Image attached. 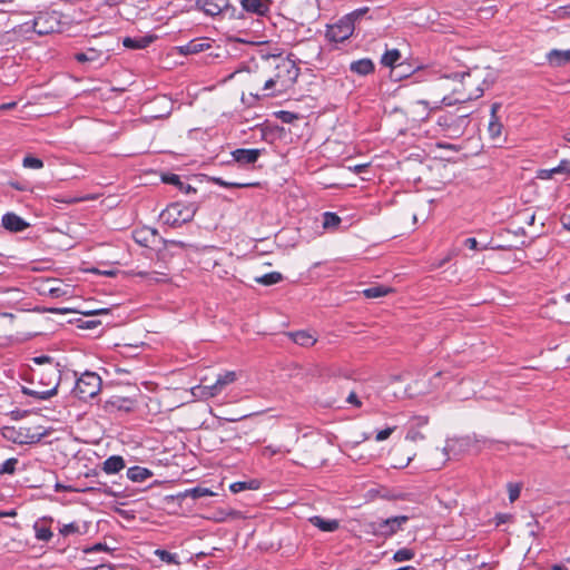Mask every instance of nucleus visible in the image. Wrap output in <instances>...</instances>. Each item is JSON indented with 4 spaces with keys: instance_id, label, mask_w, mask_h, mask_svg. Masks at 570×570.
Listing matches in <instances>:
<instances>
[{
    "instance_id": "nucleus-47",
    "label": "nucleus",
    "mask_w": 570,
    "mask_h": 570,
    "mask_svg": "<svg viewBox=\"0 0 570 570\" xmlns=\"http://www.w3.org/2000/svg\"><path fill=\"white\" fill-rule=\"evenodd\" d=\"M423 439L424 435L415 429H411L406 434V440H410L412 442L421 441Z\"/></svg>"
},
{
    "instance_id": "nucleus-52",
    "label": "nucleus",
    "mask_w": 570,
    "mask_h": 570,
    "mask_svg": "<svg viewBox=\"0 0 570 570\" xmlns=\"http://www.w3.org/2000/svg\"><path fill=\"white\" fill-rule=\"evenodd\" d=\"M275 85H278V80L276 79V77L269 78L268 80L265 81L264 90H269Z\"/></svg>"
},
{
    "instance_id": "nucleus-57",
    "label": "nucleus",
    "mask_w": 570,
    "mask_h": 570,
    "mask_svg": "<svg viewBox=\"0 0 570 570\" xmlns=\"http://www.w3.org/2000/svg\"><path fill=\"white\" fill-rule=\"evenodd\" d=\"M95 570H115V569L107 564H100V566L96 567Z\"/></svg>"
},
{
    "instance_id": "nucleus-49",
    "label": "nucleus",
    "mask_w": 570,
    "mask_h": 570,
    "mask_svg": "<svg viewBox=\"0 0 570 570\" xmlns=\"http://www.w3.org/2000/svg\"><path fill=\"white\" fill-rule=\"evenodd\" d=\"M464 245L470 248V249H473V250H476L478 249V240L474 238V237H470V238H466L464 240Z\"/></svg>"
},
{
    "instance_id": "nucleus-40",
    "label": "nucleus",
    "mask_w": 570,
    "mask_h": 570,
    "mask_svg": "<svg viewBox=\"0 0 570 570\" xmlns=\"http://www.w3.org/2000/svg\"><path fill=\"white\" fill-rule=\"evenodd\" d=\"M368 12L367 7L358 8L347 14H345L347 18L351 19V21L355 24L356 21H358L361 18H363Z\"/></svg>"
},
{
    "instance_id": "nucleus-58",
    "label": "nucleus",
    "mask_w": 570,
    "mask_h": 570,
    "mask_svg": "<svg viewBox=\"0 0 570 570\" xmlns=\"http://www.w3.org/2000/svg\"><path fill=\"white\" fill-rule=\"evenodd\" d=\"M16 106V102H8L0 106V109H11Z\"/></svg>"
},
{
    "instance_id": "nucleus-63",
    "label": "nucleus",
    "mask_w": 570,
    "mask_h": 570,
    "mask_svg": "<svg viewBox=\"0 0 570 570\" xmlns=\"http://www.w3.org/2000/svg\"><path fill=\"white\" fill-rule=\"evenodd\" d=\"M552 570H563V567L562 566H553Z\"/></svg>"
},
{
    "instance_id": "nucleus-28",
    "label": "nucleus",
    "mask_w": 570,
    "mask_h": 570,
    "mask_svg": "<svg viewBox=\"0 0 570 570\" xmlns=\"http://www.w3.org/2000/svg\"><path fill=\"white\" fill-rule=\"evenodd\" d=\"M210 495H214L213 491H210L207 488H203V487H195L191 489H187L183 493L184 498H193V499H199V498L210 497Z\"/></svg>"
},
{
    "instance_id": "nucleus-43",
    "label": "nucleus",
    "mask_w": 570,
    "mask_h": 570,
    "mask_svg": "<svg viewBox=\"0 0 570 570\" xmlns=\"http://www.w3.org/2000/svg\"><path fill=\"white\" fill-rule=\"evenodd\" d=\"M508 490L510 501L514 502L520 497L521 488L518 484L510 483Z\"/></svg>"
},
{
    "instance_id": "nucleus-34",
    "label": "nucleus",
    "mask_w": 570,
    "mask_h": 570,
    "mask_svg": "<svg viewBox=\"0 0 570 570\" xmlns=\"http://www.w3.org/2000/svg\"><path fill=\"white\" fill-rule=\"evenodd\" d=\"M100 57V52L95 49H89L86 52L76 53L75 58L78 62L96 61Z\"/></svg>"
},
{
    "instance_id": "nucleus-8",
    "label": "nucleus",
    "mask_w": 570,
    "mask_h": 570,
    "mask_svg": "<svg viewBox=\"0 0 570 570\" xmlns=\"http://www.w3.org/2000/svg\"><path fill=\"white\" fill-rule=\"evenodd\" d=\"M59 20L56 12H41L33 20V30L38 35H48L55 32Z\"/></svg>"
},
{
    "instance_id": "nucleus-9",
    "label": "nucleus",
    "mask_w": 570,
    "mask_h": 570,
    "mask_svg": "<svg viewBox=\"0 0 570 570\" xmlns=\"http://www.w3.org/2000/svg\"><path fill=\"white\" fill-rule=\"evenodd\" d=\"M135 399L115 394L104 401L102 407L108 413H115L117 411L130 412L135 407Z\"/></svg>"
},
{
    "instance_id": "nucleus-17",
    "label": "nucleus",
    "mask_w": 570,
    "mask_h": 570,
    "mask_svg": "<svg viewBox=\"0 0 570 570\" xmlns=\"http://www.w3.org/2000/svg\"><path fill=\"white\" fill-rule=\"evenodd\" d=\"M308 521L321 531L324 532H334L338 529L340 522L335 519L325 520L320 515H314L308 519Z\"/></svg>"
},
{
    "instance_id": "nucleus-27",
    "label": "nucleus",
    "mask_w": 570,
    "mask_h": 570,
    "mask_svg": "<svg viewBox=\"0 0 570 570\" xmlns=\"http://www.w3.org/2000/svg\"><path fill=\"white\" fill-rule=\"evenodd\" d=\"M57 389H58V383H56L50 390H47V391L38 392V391H33V390H30L27 387H23L22 391L24 394L35 396L39 400H48L57 394Z\"/></svg>"
},
{
    "instance_id": "nucleus-55",
    "label": "nucleus",
    "mask_w": 570,
    "mask_h": 570,
    "mask_svg": "<svg viewBox=\"0 0 570 570\" xmlns=\"http://www.w3.org/2000/svg\"><path fill=\"white\" fill-rule=\"evenodd\" d=\"M55 490L56 492H61V491H69L70 488L69 487H66V485H62L60 483H56L55 485Z\"/></svg>"
},
{
    "instance_id": "nucleus-53",
    "label": "nucleus",
    "mask_w": 570,
    "mask_h": 570,
    "mask_svg": "<svg viewBox=\"0 0 570 570\" xmlns=\"http://www.w3.org/2000/svg\"><path fill=\"white\" fill-rule=\"evenodd\" d=\"M562 225L564 228H567L568 230H570V215H564L562 217Z\"/></svg>"
},
{
    "instance_id": "nucleus-16",
    "label": "nucleus",
    "mask_w": 570,
    "mask_h": 570,
    "mask_svg": "<svg viewBox=\"0 0 570 570\" xmlns=\"http://www.w3.org/2000/svg\"><path fill=\"white\" fill-rule=\"evenodd\" d=\"M238 379V374L235 371H226L225 373L218 375L217 380L213 384V390L218 393V395L230 384H233Z\"/></svg>"
},
{
    "instance_id": "nucleus-11",
    "label": "nucleus",
    "mask_w": 570,
    "mask_h": 570,
    "mask_svg": "<svg viewBox=\"0 0 570 570\" xmlns=\"http://www.w3.org/2000/svg\"><path fill=\"white\" fill-rule=\"evenodd\" d=\"M1 223L2 226L11 233H19L29 227V224L14 213L4 214Z\"/></svg>"
},
{
    "instance_id": "nucleus-13",
    "label": "nucleus",
    "mask_w": 570,
    "mask_h": 570,
    "mask_svg": "<svg viewBox=\"0 0 570 570\" xmlns=\"http://www.w3.org/2000/svg\"><path fill=\"white\" fill-rule=\"evenodd\" d=\"M240 4L247 12L264 16L269 11L271 0H242Z\"/></svg>"
},
{
    "instance_id": "nucleus-24",
    "label": "nucleus",
    "mask_w": 570,
    "mask_h": 570,
    "mask_svg": "<svg viewBox=\"0 0 570 570\" xmlns=\"http://www.w3.org/2000/svg\"><path fill=\"white\" fill-rule=\"evenodd\" d=\"M60 534L67 537L70 534H86L88 532V524L85 522L82 524L78 522H71L68 524H62L59 529Z\"/></svg>"
},
{
    "instance_id": "nucleus-56",
    "label": "nucleus",
    "mask_w": 570,
    "mask_h": 570,
    "mask_svg": "<svg viewBox=\"0 0 570 570\" xmlns=\"http://www.w3.org/2000/svg\"><path fill=\"white\" fill-rule=\"evenodd\" d=\"M366 167H367V165H366V164H363V165H356V166L354 167V171H355L356 174H360V173H362Z\"/></svg>"
},
{
    "instance_id": "nucleus-30",
    "label": "nucleus",
    "mask_w": 570,
    "mask_h": 570,
    "mask_svg": "<svg viewBox=\"0 0 570 570\" xmlns=\"http://www.w3.org/2000/svg\"><path fill=\"white\" fill-rule=\"evenodd\" d=\"M568 165L567 161H562L558 167L551 168V169H542L538 173V177L541 179H550L553 177L554 174H559L562 171H569V169L566 167Z\"/></svg>"
},
{
    "instance_id": "nucleus-26",
    "label": "nucleus",
    "mask_w": 570,
    "mask_h": 570,
    "mask_svg": "<svg viewBox=\"0 0 570 570\" xmlns=\"http://www.w3.org/2000/svg\"><path fill=\"white\" fill-rule=\"evenodd\" d=\"M392 292V288L384 285H375L363 291V294L367 298H379L385 296Z\"/></svg>"
},
{
    "instance_id": "nucleus-31",
    "label": "nucleus",
    "mask_w": 570,
    "mask_h": 570,
    "mask_svg": "<svg viewBox=\"0 0 570 570\" xmlns=\"http://www.w3.org/2000/svg\"><path fill=\"white\" fill-rule=\"evenodd\" d=\"M401 58V53L397 49L387 50L381 59V63L386 67H393Z\"/></svg>"
},
{
    "instance_id": "nucleus-35",
    "label": "nucleus",
    "mask_w": 570,
    "mask_h": 570,
    "mask_svg": "<svg viewBox=\"0 0 570 570\" xmlns=\"http://www.w3.org/2000/svg\"><path fill=\"white\" fill-rule=\"evenodd\" d=\"M198 4H202V9L209 16H216L220 12V7L209 0H199Z\"/></svg>"
},
{
    "instance_id": "nucleus-10",
    "label": "nucleus",
    "mask_w": 570,
    "mask_h": 570,
    "mask_svg": "<svg viewBox=\"0 0 570 570\" xmlns=\"http://www.w3.org/2000/svg\"><path fill=\"white\" fill-rule=\"evenodd\" d=\"M499 109H500V104L495 102L492 105L491 118H490L489 126H488L489 136L494 142L501 141L502 128H503V126L500 122L499 117L497 115Z\"/></svg>"
},
{
    "instance_id": "nucleus-33",
    "label": "nucleus",
    "mask_w": 570,
    "mask_h": 570,
    "mask_svg": "<svg viewBox=\"0 0 570 570\" xmlns=\"http://www.w3.org/2000/svg\"><path fill=\"white\" fill-rule=\"evenodd\" d=\"M33 529H35L36 538L40 541H49L52 538L51 530L48 527H46L39 522L35 523Z\"/></svg>"
},
{
    "instance_id": "nucleus-41",
    "label": "nucleus",
    "mask_w": 570,
    "mask_h": 570,
    "mask_svg": "<svg viewBox=\"0 0 570 570\" xmlns=\"http://www.w3.org/2000/svg\"><path fill=\"white\" fill-rule=\"evenodd\" d=\"M163 181L167 184H171L175 186H178V188H183L184 183L180 180L178 175L175 174H168L163 176Z\"/></svg>"
},
{
    "instance_id": "nucleus-1",
    "label": "nucleus",
    "mask_w": 570,
    "mask_h": 570,
    "mask_svg": "<svg viewBox=\"0 0 570 570\" xmlns=\"http://www.w3.org/2000/svg\"><path fill=\"white\" fill-rule=\"evenodd\" d=\"M441 80V87L451 90L442 98V104L452 106L480 98L493 77L490 69L475 67L468 72L445 75Z\"/></svg>"
},
{
    "instance_id": "nucleus-23",
    "label": "nucleus",
    "mask_w": 570,
    "mask_h": 570,
    "mask_svg": "<svg viewBox=\"0 0 570 570\" xmlns=\"http://www.w3.org/2000/svg\"><path fill=\"white\" fill-rule=\"evenodd\" d=\"M291 336L296 344L304 347L313 346L317 342V338L312 333L305 331L292 333Z\"/></svg>"
},
{
    "instance_id": "nucleus-18",
    "label": "nucleus",
    "mask_w": 570,
    "mask_h": 570,
    "mask_svg": "<svg viewBox=\"0 0 570 570\" xmlns=\"http://www.w3.org/2000/svg\"><path fill=\"white\" fill-rule=\"evenodd\" d=\"M350 69L352 72L357 73L360 76H367L374 71V63L370 58H363L353 61L350 65Z\"/></svg>"
},
{
    "instance_id": "nucleus-14",
    "label": "nucleus",
    "mask_w": 570,
    "mask_h": 570,
    "mask_svg": "<svg viewBox=\"0 0 570 570\" xmlns=\"http://www.w3.org/2000/svg\"><path fill=\"white\" fill-rule=\"evenodd\" d=\"M546 58L551 67L566 66L567 63H570V49H552L547 53Z\"/></svg>"
},
{
    "instance_id": "nucleus-61",
    "label": "nucleus",
    "mask_w": 570,
    "mask_h": 570,
    "mask_svg": "<svg viewBox=\"0 0 570 570\" xmlns=\"http://www.w3.org/2000/svg\"><path fill=\"white\" fill-rule=\"evenodd\" d=\"M285 116H286V117H284V118H283V119H284V121H289V120H291V118L293 117V115H291V114H288V112H285Z\"/></svg>"
},
{
    "instance_id": "nucleus-2",
    "label": "nucleus",
    "mask_w": 570,
    "mask_h": 570,
    "mask_svg": "<svg viewBox=\"0 0 570 570\" xmlns=\"http://www.w3.org/2000/svg\"><path fill=\"white\" fill-rule=\"evenodd\" d=\"M436 124L440 127V131L444 136L455 139L463 136L470 124V120L469 115H454L448 112L441 115L438 118Z\"/></svg>"
},
{
    "instance_id": "nucleus-22",
    "label": "nucleus",
    "mask_w": 570,
    "mask_h": 570,
    "mask_svg": "<svg viewBox=\"0 0 570 570\" xmlns=\"http://www.w3.org/2000/svg\"><path fill=\"white\" fill-rule=\"evenodd\" d=\"M154 41V37L145 36L138 38H125L122 41L124 47L129 49H144Z\"/></svg>"
},
{
    "instance_id": "nucleus-25",
    "label": "nucleus",
    "mask_w": 570,
    "mask_h": 570,
    "mask_svg": "<svg viewBox=\"0 0 570 570\" xmlns=\"http://www.w3.org/2000/svg\"><path fill=\"white\" fill-rule=\"evenodd\" d=\"M212 385H197L191 389V393L194 396L203 400H208L218 395V393L214 390Z\"/></svg>"
},
{
    "instance_id": "nucleus-59",
    "label": "nucleus",
    "mask_w": 570,
    "mask_h": 570,
    "mask_svg": "<svg viewBox=\"0 0 570 570\" xmlns=\"http://www.w3.org/2000/svg\"><path fill=\"white\" fill-rule=\"evenodd\" d=\"M51 312L53 313H60V314H65L67 313L68 311L66 308H57V309H52Z\"/></svg>"
},
{
    "instance_id": "nucleus-37",
    "label": "nucleus",
    "mask_w": 570,
    "mask_h": 570,
    "mask_svg": "<svg viewBox=\"0 0 570 570\" xmlns=\"http://www.w3.org/2000/svg\"><path fill=\"white\" fill-rule=\"evenodd\" d=\"M18 464V459L10 458L6 460L0 466V475L1 474H13L16 471V466Z\"/></svg>"
},
{
    "instance_id": "nucleus-64",
    "label": "nucleus",
    "mask_w": 570,
    "mask_h": 570,
    "mask_svg": "<svg viewBox=\"0 0 570 570\" xmlns=\"http://www.w3.org/2000/svg\"><path fill=\"white\" fill-rule=\"evenodd\" d=\"M564 301L570 304V293L564 296Z\"/></svg>"
},
{
    "instance_id": "nucleus-60",
    "label": "nucleus",
    "mask_w": 570,
    "mask_h": 570,
    "mask_svg": "<svg viewBox=\"0 0 570 570\" xmlns=\"http://www.w3.org/2000/svg\"><path fill=\"white\" fill-rule=\"evenodd\" d=\"M102 549H104L102 544H101V543H97V544L94 547V549H92V550H95V551H99V550H102Z\"/></svg>"
},
{
    "instance_id": "nucleus-46",
    "label": "nucleus",
    "mask_w": 570,
    "mask_h": 570,
    "mask_svg": "<svg viewBox=\"0 0 570 570\" xmlns=\"http://www.w3.org/2000/svg\"><path fill=\"white\" fill-rule=\"evenodd\" d=\"M394 430H395V428L393 426V428H386L384 430L379 431L376 433L375 440L377 442H381V441H384V440L389 439Z\"/></svg>"
},
{
    "instance_id": "nucleus-48",
    "label": "nucleus",
    "mask_w": 570,
    "mask_h": 570,
    "mask_svg": "<svg viewBox=\"0 0 570 570\" xmlns=\"http://www.w3.org/2000/svg\"><path fill=\"white\" fill-rule=\"evenodd\" d=\"M33 376H39L40 382H43V380H48V382L46 383L47 385L51 384L52 382H55V384L58 383V377L52 379L49 375L45 374V371L42 373H37L36 371H33Z\"/></svg>"
},
{
    "instance_id": "nucleus-5",
    "label": "nucleus",
    "mask_w": 570,
    "mask_h": 570,
    "mask_svg": "<svg viewBox=\"0 0 570 570\" xmlns=\"http://www.w3.org/2000/svg\"><path fill=\"white\" fill-rule=\"evenodd\" d=\"M101 389V379L94 372L83 373L73 387V394L80 400H88L96 396Z\"/></svg>"
},
{
    "instance_id": "nucleus-38",
    "label": "nucleus",
    "mask_w": 570,
    "mask_h": 570,
    "mask_svg": "<svg viewBox=\"0 0 570 570\" xmlns=\"http://www.w3.org/2000/svg\"><path fill=\"white\" fill-rule=\"evenodd\" d=\"M22 166L24 168L41 169L43 167V161L33 156H26L22 160Z\"/></svg>"
},
{
    "instance_id": "nucleus-51",
    "label": "nucleus",
    "mask_w": 570,
    "mask_h": 570,
    "mask_svg": "<svg viewBox=\"0 0 570 570\" xmlns=\"http://www.w3.org/2000/svg\"><path fill=\"white\" fill-rule=\"evenodd\" d=\"M347 402L357 407L361 406V401L358 400L357 395L354 392L350 393V395L347 396Z\"/></svg>"
},
{
    "instance_id": "nucleus-4",
    "label": "nucleus",
    "mask_w": 570,
    "mask_h": 570,
    "mask_svg": "<svg viewBox=\"0 0 570 570\" xmlns=\"http://www.w3.org/2000/svg\"><path fill=\"white\" fill-rule=\"evenodd\" d=\"M407 515H396L382 519L366 524V531L376 537L390 538L402 530L403 525L409 521Z\"/></svg>"
},
{
    "instance_id": "nucleus-44",
    "label": "nucleus",
    "mask_w": 570,
    "mask_h": 570,
    "mask_svg": "<svg viewBox=\"0 0 570 570\" xmlns=\"http://www.w3.org/2000/svg\"><path fill=\"white\" fill-rule=\"evenodd\" d=\"M156 553L159 556L160 560L164 561V562H167V563L176 562L175 554H173V553H170L168 551L157 550Z\"/></svg>"
},
{
    "instance_id": "nucleus-32",
    "label": "nucleus",
    "mask_w": 570,
    "mask_h": 570,
    "mask_svg": "<svg viewBox=\"0 0 570 570\" xmlns=\"http://www.w3.org/2000/svg\"><path fill=\"white\" fill-rule=\"evenodd\" d=\"M340 223L341 218L335 213L326 212L323 214V227L325 229L336 228Z\"/></svg>"
},
{
    "instance_id": "nucleus-42",
    "label": "nucleus",
    "mask_w": 570,
    "mask_h": 570,
    "mask_svg": "<svg viewBox=\"0 0 570 570\" xmlns=\"http://www.w3.org/2000/svg\"><path fill=\"white\" fill-rule=\"evenodd\" d=\"M214 181L219 185V186H223V187H236V188H242V187H248V186H252V184H245V183H229V181H225L223 178H214Z\"/></svg>"
},
{
    "instance_id": "nucleus-39",
    "label": "nucleus",
    "mask_w": 570,
    "mask_h": 570,
    "mask_svg": "<svg viewBox=\"0 0 570 570\" xmlns=\"http://www.w3.org/2000/svg\"><path fill=\"white\" fill-rule=\"evenodd\" d=\"M257 482L250 481V482H235L230 484L229 489L233 493H238L240 491L247 490V489H257Z\"/></svg>"
},
{
    "instance_id": "nucleus-15",
    "label": "nucleus",
    "mask_w": 570,
    "mask_h": 570,
    "mask_svg": "<svg viewBox=\"0 0 570 570\" xmlns=\"http://www.w3.org/2000/svg\"><path fill=\"white\" fill-rule=\"evenodd\" d=\"M208 48H210V43L207 41V39L197 38L190 40L188 43L184 46L178 47V50L183 55H194L205 51Z\"/></svg>"
},
{
    "instance_id": "nucleus-36",
    "label": "nucleus",
    "mask_w": 570,
    "mask_h": 570,
    "mask_svg": "<svg viewBox=\"0 0 570 570\" xmlns=\"http://www.w3.org/2000/svg\"><path fill=\"white\" fill-rule=\"evenodd\" d=\"M413 558H414V551L412 549H409V548L400 549L393 556V560L396 561V562L407 561V560H411Z\"/></svg>"
},
{
    "instance_id": "nucleus-54",
    "label": "nucleus",
    "mask_w": 570,
    "mask_h": 570,
    "mask_svg": "<svg viewBox=\"0 0 570 570\" xmlns=\"http://www.w3.org/2000/svg\"><path fill=\"white\" fill-rule=\"evenodd\" d=\"M181 191L186 193V194H189V193H195L196 189L193 188L190 185L188 184H184L183 188H179Z\"/></svg>"
},
{
    "instance_id": "nucleus-62",
    "label": "nucleus",
    "mask_w": 570,
    "mask_h": 570,
    "mask_svg": "<svg viewBox=\"0 0 570 570\" xmlns=\"http://www.w3.org/2000/svg\"><path fill=\"white\" fill-rule=\"evenodd\" d=\"M396 570H413V567L406 566V567H402V568L396 569Z\"/></svg>"
},
{
    "instance_id": "nucleus-12",
    "label": "nucleus",
    "mask_w": 570,
    "mask_h": 570,
    "mask_svg": "<svg viewBox=\"0 0 570 570\" xmlns=\"http://www.w3.org/2000/svg\"><path fill=\"white\" fill-rule=\"evenodd\" d=\"M262 154V149H245L239 148L232 153L233 159L240 165H249L257 161Z\"/></svg>"
},
{
    "instance_id": "nucleus-6",
    "label": "nucleus",
    "mask_w": 570,
    "mask_h": 570,
    "mask_svg": "<svg viewBox=\"0 0 570 570\" xmlns=\"http://www.w3.org/2000/svg\"><path fill=\"white\" fill-rule=\"evenodd\" d=\"M276 79L278 80V85L282 90H285L293 86L298 78L299 69L296 67L295 62L289 59H283L276 66Z\"/></svg>"
},
{
    "instance_id": "nucleus-19",
    "label": "nucleus",
    "mask_w": 570,
    "mask_h": 570,
    "mask_svg": "<svg viewBox=\"0 0 570 570\" xmlns=\"http://www.w3.org/2000/svg\"><path fill=\"white\" fill-rule=\"evenodd\" d=\"M125 468V460L120 455H111L102 463V470L107 474H115Z\"/></svg>"
},
{
    "instance_id": "nucleus-7",
    "label": "nucleus",
    "mask_w": 570,
    "mask_h": 570,
    "mask_svg": "<svg viewBox=\"0 0 570 570\" xmlns=\"http://www.w3.org/2000/svg\"><path fill=\"white\" fill-rule=\"evenodd\" d=\"M354 30L355 24L344 16L336 23L327 26L325 36L330 41L343 42L353 35Z\"/></svg>"
},
{
    "instance_id": "nucleus-29",
    "label": "nucleus",
    "mask_w": 570,
    "mask_h": 570,
    "mask_svg": "<svg viewBox=\"0 0 570 570\" xmlns=\"http://www.w3.org/2000/svg\"><path fill=\"white\" fill-rule=\"evenodd\" d=\"M283 279V275L278 272L267 273L261 277H256V282L269 286L279 283Z\"/></svg>"
},
{
    "instance_id": "nucleus-20",
    "label": "nucleus",
    "mask_w": 570,
    "mask_h": 570,
    "mask_svg": "<svg viewBox=\"0 0 570 570\" xmlns=\"http://www.w3.org/2000/svg\"><path fill=\"white\" fill-rule=\"evenodd\" d=\"M153 475L151 471L142 466H131L127 470V478L132 482H144Z\"/></svg>"
},
{
    "instance_id": "nucleus-21",
    "label": "nucleus",
    "mask_w": 570,
    "mask_h": 570,
    "mask_svg": "<svg viewBox=\"0 0 570 570\" xmlns=\"http://www.w3.org/2000/svg\"><path fill=\"white\" fill-rule=\"evenodd\" d=\"M38 365H47L45 368V374L49 375L52 379L59 377V370L57 368V365L53 364L52 358L47 355H41L33 357L32 360Z\"/></svg>"
},
{
    "instance_id": "nucleus-3",
    "label": "nucleus",
    "mask_w": 570,
    "mask_h": 570,
    "mask_svg": "<svg viewBox=\"0 0 570 570\" xmlns=\"http://www.w3.org/2000/svg\"><path fill=\"white\" fill-rule=\"evenodd\" d=\"M195 209L179 203L168 205L159 215L160 222L171 227L181 226L193 219Z\"/></svg>"
},
{
    "instance_id": "nucleus-50",
    "label": "nucleus",
    "mask_w": 570,
    "mask_h": 570,
    "mask_svg": "<svg viewBox=\"0 0 570 570\" xmlns=\"http://www.w3.org/2000/svg\"><path fill=\"white\" fill-rule=\"evenodd\" d=\"M281 452L279 449H274L273 446L268 445L263 449V455L264 456H273L276 453Z\"/></svg>"
},
{
    "instance_id": "nucleus-45",
    "label": "nucleus",
    "mask_w": 570,
    "mask_h": 570,
    "mask_svg": "<svg viewBox=\"0 0 570 570\" xmlns=\"http://www.w3.org/2000/svg\"><path fill=\"white\" fill-rule=\"evenodd\" d=\"M554 14L557 19H570V4L558 8Z\"/></svg>"
}]
</instances>
